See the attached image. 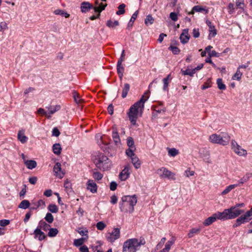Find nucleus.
Wrapping results in <instances>:
<instances>
[{
	"label": "nucleus",
	"mask_w": 252,
	"mask_h": 252,
	"mask_svg": "<svg viewBox=\"0 0 252 252\" xmlns=\"http://www.w3.org/2000/svg\"><path fill=\"white\" fill-rule=\"evenodd\" d=\"M244 212V210L232 206L229 209H224L222 212H220V215L222 220H224L235 219Z\"/></svg>",
	"instance_id": "nucleus-6"
},
{
	"label": "nucleus",
	"mask_w": 252,
	"mask_h": 252,
	"mask_svg": "<svg viewBox=\"0 0 252 252\" xmlns=\"http://www.w3.org/2000/svg\"><path fill=\"white\" fill-rule=\"evenodd\" d=\"M157 173L159 177L163 179L175 180V174L168 170L166 168L162 167L157 170Z\"/></svg>",
	"instance_id": "nucleus-7"
},
{
	"label": "nucleus",
	"mask_w": 252,
	"mask_h": 252,
	"mask_svg": "<svg viewBox=\"0 0 252 252\" xmlns=\"http://www.w3.org/2000/svg\"><path fill=\"white\" fill-rule=\"evenodd\" d=\"M129 89H130L129 85L127 83L125 84L123 89V91H122V96L123 98H125L126 96L127 93H128V91H129Z\"/></svg>",
	"instance_id": "nucleus-31"
},
{
	"label": "nucleus",
	"mask_w": 252,
	"mask_h": 252,
	"mask_svg": "<svg viewBox=\"0 0 252 252\" xmlns=\"http://www.w3.org/2000/svg\"><path fill=\"white\" fill-rule=\"evenodd\" d=\"M217 220H222L220 212H218L213 214L212 216L205 220L203 224L205 226H209L216 221Z\"/></svg>",
	"instance_id": "nucleus-10"
},
{
	"label": "nucleus",
	"mask_w": 252,
	"mask_h": 252,
	"mask_svg": "<svg viewBox=\"0 0 252 252\" xmlns=\"http://www.w3.org/2000/svg\"><path fill=\"white\" fill-rule=\"evenodd\" d=\"M61 107L60 105H56L55 106H50L48 108L49 112L47 113L48 115H50L51 116V114H53L56 111L60 110Z\"/></svg>",
	"instance_id": "nucleus-30"
},
{
	"label": "nucleus",
	"mask_w": 252,
	"mask_h": 252,
	"mask_svg": "<svg viewBox=\"0 0 252 252\" xmlns=\"http://www.w3.org/2000/svg\"><path fill=\"white\" fill-rule=\"evenodd\" d=\"M233 151L239 156H246L247 155V151L241 148L240 145L239 148L237 147L236 149H234Z\"/></svg>",
	"instance_id": "nucleus-26"
},
{
	"label": "nucleus",
	"mask_w": 252,
	"mask_h": 252,
	"mask_svg": "<svg viewBox=\"0 0 252 252\" xmlns=\"http://www.w3.org/2000/svg\"><path fill=\"white\" fill-rule=\"evenodd\" d=\"M45 220L48 222V223H52L54 220V217L50 213H48L46 214V215L45 217Z\"/></svg>",
	"instance_id": "nucleus-50"
},
{
	"label": "nucleus",
	"mask_w": 252,
	"mask_h": 252,
	"mask_svg": "<svg viewBox=\"0 0 252 252\" xmlns=\"http://www.w3.org/2000/svg\"><path fill=\"white\" fill-rule=\"evenodd\" d=\"M130 167L129 165H126L119 174V178L121 181L126 180L129 176Z\"/></svg>",
	"instance_id": "nucleus-12"
},
{
	"label": "nucleus",
	"mask_w": 252,
	"mask_h": 252,
	"mask_svg": "<svg viewBox=\"0 0 252 252\" xmlns=\"http://www.w3.org/2000/svg\"><path fill=\"white\" fill-rule=\"evenodd\" d=\"M200 231V228H192L190 230L189 232V233L188 236L189 238H192V237H193L194 234L198 233Z\"/></svg>",
	"instance_id": "nucleus-48"
},
{
	"label": "nucleus",
	"mask_w": 252,
	"mask_h": 252,
	"mask_svg": "<svg viewBox=\"0 0 252 252\" xmlns=\"http://www.w3.org/2000/svg\"><path fill=\"white\" fill-rule=\"evenodd\" d=\"M237 187L235 184L230 185L227 186L224 190L221 192L222 195H225L229 193L232 189Z\"/></svg>",
	"instance_id": "nucleus-35"
},
{
	"label": "nucleus",
	"mask_w": 252,
	"mask_h": 252,
	"mask_svg": "<svg viewBox=\"0 0 252 252\" xmlns=\"http://www.w3.org/2000/svg\"><path fill=\"white\" fill-rule=\"evenodd\" d=\"M192 34H193V36L194 37H195V38L198 37L200 35L199 29L194 28L192 31Z\"/></svg>",
	"instance_id": "nucleus-62"
},
{
	"label": "nucleus",
	"mask_w": 252,
	"mask_h": 252,
	"mask_svg": "<svg viewBox=\"0 0 252 252\" xmlns=\"http://www.w3.org/2000/svg\"><path fill=\"white\" fill-rule=\"evenodd\" d=\"M212 82L210 79H208L207 81L201 87L202 90L207 89L211 87Z\"/></svg>",
	"instance_id": "nucleus-51"
},
{
	"label": "nucleus",
	"mask_w": 252,
	"mask_h": 252,
	"mask_svg": "<svg viewBox=\"0 0 252 252\" xmlns=\"http://www.w3.org/2000/svg\"><path fill=\"white\" fill-rule=\"evenodd\" d=\"M77 232L81 235V236H87L88 235V231L87 229H85V230H82L81 228H78L77 230Z\"/></svg>",
	"instance_id": "nucleus-60"
},
{
	"label": "nucleus",
	"mask_w": 252,
	"mask_h": 252,
	"mask_svg": "<svg viewBox=\"0 0 252 252\" xmlns=\"http://www.w3.org/2000/svg\"><path fill=\"white\" fill-rule=\"evenodd\" d=\"M58 232V230L57 228H49L48 235L51 237H55Z\"/></svg>",
	"instance_id": "nucleus-47"
},
{
	"label": "nucleus",
	"mask_w": 252,
	"mask_h": 252,
	"mask_svg": "<svg viewBox=\"0 0 252 252\" xmlns=\"http://www.w3.org/2000/svg\"><path fill=\"white\" fill-rule=\"evenodd\" d=\"M106 26L110 28H114L116 26H118L119 25V23L118 21L115 20L114 21H112L111 20H108L106 22Z\"/></svg>",
	"instance_id": "nucleus-34"
},
{
	"label": "nucleus",
	"mask_w": 252,
	"mask_h": 252,
	"mask_svg": "<svg viewBox=\"0 0 252 252\" xmlns=\"http://www.w3.org/2000/svg\"><path fill=\"white\" fill-rule=\"evenodd\" d=\"M172 80L171 74H168L166 77L164 78L163 80V90L164 91H168V85Z\"/></svg>",
	"instance_id": "nucleus-19"
},
{
	"label": "nucleus",
	"mask_w": 252,
	"mask_h": 252,
	"mask_svg": "<svg viewBox=\"0 0 252 252\" xmlns=\"http://www.w3.org/2000/svg\"><path fill=\"white\" fill-rule=\"evenodd\" d=\"M148 99V96L144 99L141 97L140 99L133 104L129 109L127 115L131 124L135 126L138 117L141 116L144 107V103Z\"/></svg>",
	"instance_id": "nucleus-1"
},
{
	"label": "nucleus",
	"mask_w": 252,
	"mask_h": 252,
	"mask_svg": "<svg viewBox=\"0 0 252 252\" xmlns=\"http://www.w3.org/2000/svg\"><path fill=\"white\" fill-rule=\"evenodd\" d=\"M94 163L95 166L101 170H108L111 167V162L102 153H98L94 159Z\"/></svg>",
	"instance_id": "nucleus-4"
},
{
	"label": "nucleus",
	"mask_w": 252,
	"mask_h": 252,
	"mask_svg": "<svg viewBox=\"0 0 252 252\" xmlns=\"http://www.w3.org/2000/svg\"><path fill=\"white\" fill-rule=\"evenodd\" d=\"M252 177V173L247 172L243 177H242L238 182L237 184V187H241L244 184L247 183Z\"/></svg>",
	"instance_id": "nucleus-13"
},
{
	"label": "nucleus",
	"mask_w": 252,
	"mask_h": 252,
	"mask_svg": "<svg viewBox=\"0 0 252 252\" xmlns=\"http://www.w3.org/2000/svg\"><path fill=\"white\" fill-rule=\"evenodd\" d=\"M48 209L52 213H57L58 212V208L55 204H50L48 207Z\"/></svg>",
	"instance_id": "nucleus-39"
},
{
	"label": "nucleus",
	"mask_w": 252,
	"mask_h": 252,
	"mask_svg": "<svg viewBox=\"0 0 252 252\" xmlns=\"http://www.w3.org/2000/svg\"><path fill=\"white\" fill-rule=\"evenodd\" d=\"M146 243L144 238H140L139 240L137 238H132L127 240L124 242L123 247V252L127 251L129 252H136L140 249L141 246Z\"/></svg>",
	"instance_id": "nucleus-3"
},
{
	"label": "nucleus",
	"mask_w": 252,
	"mask_h": 252,
	"mask_svg": "<svg viewBox=\"0 0 252 252\" xmlns=\"http://www.w3.org/2000/svg\"><path fill=\"white\" fill-rule=\"evenodd\" d=\"M138 15V11H135L132 15L131 18L128 24V27H132L133 25V23L134 22L135 20L136 19Z\"/></svg>",
	"instance_id": "nucleus-43"
},
{
	"label": "nucleus",
	"mask_w": 252,
	"mask_h": 252,
	"mask_svg": "<svg viewBox=\"0 0 252 252\" xmlns=\"http://www.w3.org/2000/svg\"><path fill=\"white\" fill-rule=\"evenodd\" d=\"M217 84L218 87L220 90H224L226 89L225 85L223 83L222 80L221 78H219L217 80Z\"/></svg>",
	"instance_id": "nucleus-41"
},
{
	"label": "nucleus",
	"mask_w": 252,
	"mask_h": 252,
	"mask_svg": "<svg viewBox=\"0 0 252 252\" xmlns=\"http://www.w3.org/2000/svg\"><path fill=\"white\" fill-rule=\"evenodd\" d=\"M154 19L153 17L151 15H148L145 19V24L147 26H148L152 25L154 23Z\"/></svg>",
	"instance_id": "nucleus-42"
},
{
	"label": "nucleus",
	"mask_w": 252,
	"mask_h": 252,
	"mask_svg": "<svg viewBox=\"0 0 252 252\" xmlns=\"http://www.w3.org/2000/svg\"><path fill=\"white\" fill-rule=\"evenodd\" d=\"M54 13L56 15H62L65 17V18H68L69 17V14L68 13L61 9H56L54 11Z\"/></svg>",
	"instance_id": "nucleus-38"
},
{
	"label": "nucleus",
	"mask_w": 252,
	"mask_h": 252,
	"mask_svg": "<svg viewBox=\"0 0 252 252\" xmlns=\"http://www.w3.org/2000/svg\"><path fill=\"white\" fill-rule=\"evenodd\" d=\"M189 30L188 29L183 30L182 34L180 36L181 42L183 44L187 43L189 39V35L188 33Z\"/></svg>",
	"instance_id": "nucleus-16"
},
{
	"label": "nucleus",
	"mask_w": 252,
	"mask_h": 252,
	"mask_svg": "<svg viewBox=\"0 0 252 252\" xmlns=\"http://www.w3.org/2000/svg\"><path fill=\"white\" fill-rule=\"evenodd\" d=\"M17 138L22 144L26 143L28 139V138L25 135V131L23 130L18 131Z\"/></svg>",
	"instance_id": "nucleus-18"
},
{
	"label": "nucleus",
	"mask_w": 252,
	"mask_h": 252,
	"mask_svg": "<svg viewBox=\"0 0 252 252\" xmlns=\"http://www.w3.org/2000/svg\"><path fill=\"white\" fill-rule=\"evenodd\" d=\"M96 6L94 7V12H98V14L97 16L93 15L90 17V19L91 20H94L97 18H98L100 15V13L103 10L105 7L106 6V4H103L102 2H99L97 0L95 2Z\"/></svg>",
	"instance_id": "nucleus-9"
},
{
	"label": "nucleus",
	"mask_w": 252,
	"mask_h": 252,
	"mask_svg": "<svg viewBox=\"0 0 252 252\" xmlns=\"http://www.w3.org/2000/svg\"><path fill=\"white\" fill-rule=\"evenodd\" d=\"M50 227V226L49 224H47L43 220H40L39 222L38 225L37 227L40 230L43 229L44 231H47L49 230Z\"/></svg>",
	"instance_id": "nucleus-24"
},
{
	"label": "nucleus",
	"mask_w": 252,
	"mask_h": 252,
	"mask_svg": "<svg viewBox=\"0 0 252 252\" xmlns=\"http://www.w3.org/2000/svg\"><path fill=\"white\" fill-rule=\"evenodd\" d=\"M169 49L171 51H172V52H173V53L174 54H175V55L178 54L180 51V49L176 46H170Z\"/></svg>",
	"instance_id": "nucleus-59"
},
{
	"label": "nucleus",
	"mask_w": 252,
	"mask_h": 252,
	"mask_svg": "<svg viewBox=\"0 0 252 252\" xmlns=\"http://www.w3.org/2000/svg\"><path fill=\"white\" fill-rule=\"evenodd\" d=\"M154 115H157L158 114L160 113L161 112H164L165 111V108L163 107L162 108H159L158 106H155L154 109Z\"/></svg>",
	"instance_id": "nucleus-49"
},
{
	"label": "nucleus",
	"mask_w": 252,
	"mask_h": 252,
	"mask_svg": "<svg viewBox=\"0 0 252 252\" xmlns=\"http://www.w3.org/2000/svg\"><path fill=\"white\" fill-rule=\"evenodd\" d=\"M73 97L77 103H81L83 101L82 99L80 98L79 94L75 92L73 93Z\"/></svg>",
	"instance_id": "nucleus-57"
},
{
	"label": "nucleus",
	"mask_w": 252,
	"mask_h": 252,
	"mask_svg": "<svg viewBox=\"0 0 252 252\" xmlns=\"http://www.w3.org/2000/svg\"><path fill=\"white\" fill-rule=\"evenodd\" d=\"M131 160L136 169H138L141 167V162L136 155L131 158Z\"/></svg>",
	"instance_id": "nucleus-21"
},
{
	"label": "nucleus",
	"mask_w": 252,
	"mask_h": 252,
	"mask_svg": "<svg viewBox=\"0 0 252 252\" xmlns=\"http://www.w3.org/2000/svg\"><path fill=\"white\" fill-rule=\"evenodd\" d=\"M106 226V225L103 221H99L96 224V227L98 230H102Z\"/></svg>",
	"instance_id": "nucleus-54"
},
{
	"label": "nucleus",
	"mask_w": 252,
	"mask_h": 252,
	"mask_svg": "<svg viewBox=\"0 0 252 252\" xmlns=\"http://www.w3.org/2000/svg\"><path fill=\"white\" fill-rule=\"evenodd\" d=\"M179 152L175 148L170 149L168 151V155L171 157H175L177 155Z\"/></svg>",
	"instance_id": "nucleus-53"
},
{
	"label": "nucleus",
	"mask_w": 252,
	"mask_h": 252,
	"mask_svg": "<svg viewBox=\"0 0 252 252\" xmlns=\"http://www.w3.org/2000/svg\"><path fill=\"white\" fill-rule=\"evenodd\" d=\"M169 17L173 21H176L178 20V16L175 12L170 13Z\"/></svg>",
	"instance_id": "nucleus-63"
},
{
	"label": "nucleus",
	"mask_w": 252,
	"mask_h": 252,
	"mask_svg": "<svg viewBox=\"0 0 252 252\" xmlns=\"http://www.w3.org/2000/svg\"><path fill=\"white\" fill-rule=\"evenodd\" d=\"M250 221V219H248L246 216L244 214L241 216L236 220L235 223L233 224L234 227H237L240 226L241 224L246 223Z\"/></svg>",
	"instance_id": "nucleus-15"
},
{
	"label": "nucleus",
	"mask_w": 252,
	"mask_h": 252,
	"mask_svg": "<svg viewBox=\"0 0 252 252\" xmlns=\"http://www.w3.org/2000/svg\"><path fill=\"white\" fill-rule=\"evenodd\" d=\"M30 205V202L27 200H23L19 204L18 207L20 208L26 209L29 207Z\"/></svg>",
	"instance_id": "nucleus-33"
},
{
	"label": "nucleus",
	"mask_w": 252,
	"mask_h": 252,
	"mask_svg": "<svg viewBox=\"0 0 252 252\" xmlns=\"http://www.w3.org/2000/svg\"><path fill=\"white\" fill-rule=\"evenodd\" d=\"M24 163L27 167L30 169L34 168L37 165L36 162L33 160H25Z\"/></svg>",
	"instance_id": "nucleus-25"
},
{
	"label": "nucleus",
	"mask_w": 252,
	"mask_h": 252,
	"mask_svg": "<svg viewBox=\"0 0 252 252\" xmlns=\"http://www.w3.org/2000/svg\"><path fill=\"white\" fill-rule=\"evenodd\" d=\"M166 239L165 237H163L160 242L158 244V245L156 246V249L158 250L162 247L163 246Z\"/></svg>",
	"instance_id": "nucleus-58"
},
{
	"label": "nucleus",
	"mask_w": 252,
	"mask_h": 252,
	"mask_svg": "<svg viewBox=\"0 0 252 252\" xmlns=\"http://www.w3.org/2000/svg\"><path fill=\"white\" fill-rule=\"evenodd\" d=\"M62 148L61 145L59 143H56L53 146V151L54 153L57 155H59L61 154Z\"/></svg>",
	"instance_id": "nucleus-29"
},
{
	"label": "nucleus",
	"mask_w": 252,
	"mask_h": 252,
	"mask_svg": "<svg viewBox=\"0 0 252 252\" xmlns=\"http://www.w3.org/2000/svg\"><path fill=\"white\" fill-rule=\"evenodd\" d=\"M125 7H126V5L125 4L123 3V4H120L118 6L119 10L116 12V14L117 15H122V14H124L125 12Z\"/></svg>",
	"instance_id": "nucleus-46"
},
{
	"label": "nucleus",
	"mask_w": 252,
	"mask_h": 252,
	"mask_svg": "<svg viewBox=\"0 0 252 252\" xmlns=\"http://www.w3.org/2000/svg\"><path fill=\"white\" fill-rule=\"evenodd\" d=\"M127 145L128 146L129 148H132V149H135L134 141L132 137H128L127 138Z\"/></svg>",
	"instance_id": "nucleus-40"
},
{
	"label": "nucleus",
	"mask_w": 252,
	"mask_h": 252,
	"mask_svg": "<svg viewBox=\"0 0 252 252\" xmlns=\"http://www.w3.org/2000/svg\"><path fill=\"white\" fill-rule=\"evenodd\" d=\"M181 72L184 75H189L190 76H193L194 74H195V69H190L188 68L185 70L183 69L181 70Z\"/></svg>",
	"instance_id": "nucleus-32"
},
{
	"label": "nucleus",
	"mask_w": 252,
	"mask_h": 252,
	"mask_svg": "<svg viewBox=\"0 0 252 252\" xmlns=\"http://www.w3.org/2000/svg\"><path fill=\"white\" fill-rule=\"evenodd\" d=\"M209 38L211 39L212 37H214L217 34V31L215 29V26H213L212 27H210L209 28Z\"/></svg>",
	"instance_id": "nucleus-37"
},
{
	"label": "nucleus",
	"mask_w": 252,
	"mask_h": 252,
	"mask_svg": "<svg viewBox=\"0 0 252 252\" xmlns=\"http://www.w3.org/2000/svg\"><path fill=\"white\" fill-rule=\"evenodd\" d=\"M174 242H175L174 239H172L171 240H169V241H167L165 245L164 249L170 251V250L171 248V246L173 245Z\"/></svg>",
	"instance_id": "nucleus-55"
},
{
	"label": "nucleus",
	"mask_w": 252,
	"mask_h": 252,
	"mask_svg": "<svg viewBox=\"0 0 252 252\" xmlns=\"http://www.w3.org/2000/svg\"><path fill=\"white\" fill-rule=\"evenodd\" d=\"M64 187L67 193H70L72 191L71 188V184L67 180L64 181Z\"/></svg>",
	"instance_id": "nucleus-36"
},
{
	"label": "nucleus",
	"mask_w": 252,
	"mask_h": 252,
	"mask_svg": "<svg viewBox=\"0 0 252 252\" xmlns=\"http://www.w3.org/2000/svg\"><path fill=\"white\" fill-rule=\"evenodd\" d=\"M194 174V172L193 171H191L190 168H188L185 171V175L187 177L193 176Z\"/></svg>",
	"instance_id": "nucleus-61"
},
{
	"label": "nucleus",
	"mask_w": 252,
	"mask_h": 252,
	"mask_svg": "<svg viewBox=\"0 0 252 252\" xmlns=\"http://www.w3.org/2000/svg\"><path fill=\"white\" fill-rule=\"evenodd\" d=\"M117 70L118 74L121 79H122L123 77V74L124 72V67L122 65V63H121V61L120 62H118L117 65Z\"/></svg>",
	"instance_id": "nucleus-22"
},
{
	"label": "nucleus",
	"mask_w": 252,
	"mask_h": 252,
	"mask_svg": "<svg viewBox=\"0 0 252 252\" xmlns=\"http://www.w3.org/2000/svg\"><path fill=\"white\" fill-rule=\"evenodd\" d=\"M244 215L248 219H250V220H251L252 219V208L246 212Z\"/></svg>",
	"instance_id": "nucleus-64"
},
{
	"label": "nucleus",
	"mask_w": 252,
	"mask_h": 252,
	"mask_svg": "<svg viewBox=\"0 0 252 252\" xmlns=\"http://www.w3.org/2000/svg\"><path fill=\"white\" fill-rule=\"evenodd\" d=\"M93 178L96 181H99L102 179L103 177V174L101 173L95 171L94 172L93 174Z\"/></svg>",
	"instance_id": "nucleus-44"
},
{
	"label": "nucleus",
	"mask_w": 252,
	"mask_h": 252,
	"mask_svg": "<svg viewBox=\"0 0 252 252\" xmlns=\"http://www.w3.org/2000/svg\"><path fill=\"white\" fill-rule=\"evenodd\" d=\"M230 140V136L226 132H221L220 134L214 133L209 136V141L213 144L222 146L227 145Z\"/></svg>",
	"instance_id": "nucleus-5"
},
{
	"label": "nucleus",
	"mask_w": 252,
	"mask_h": 252,
	"mask_svg": "<svg viewBox=\"0 0 252 252\" xmlns=\"http://www.w3.org/2000/svg\"><path fill=\"white\" fill-rule=\"evenodd\" d=\"M244 0H236V6L240 9H243L244 7Z\"/></svg>",
	"instance_id": "nucleus-56"
},
{
	"label": "nucleus",
	"mask_w": 252,
	"mask_h": 252,
	"mask_svg": "<svg viewBox=\"0 0 252 252\" xmlns=\"http://www.w3.org/2000/svg\"><path fill=\"white\" fill-rule=\"evenodd\" d=\"M88 238V236H87V237H83L79 239H75L74 240L73 244L76 247L82 246Z\"/></svg>",
	"instance_id": "nucleus-27"
},
{
	"label": "nucleus",
	"mask_w": 252,
	"mask_h": 252,
	"mask_svg": "<svg viewBox=\"0 0 252 252\" xmlns=\"http://www.w3.org/2000/svg\"><path fill=\"white\" fill-rule=\"evenodd\" d=\"M33 234L34 238H37L39 241H42L46 238L45 234L37 227L34 230Z\"/></svg>",
	"instance_id": "nucleus-17"
},
{
	"label": "nucleus",
	"mask_w": 252,
	"mask_h": 252,
	"mask_svg": "<svg viewBox=\"0 0 252 252\" xmlns=\"http://www.w3.org/2000/svg\"><path fill=\"white\" fill-rule=\"evenodd\" d=\"M242 74H243L242 72H241L240 71V70L237 68L236 73L234 74V75L232 77V79L233 80L236 79L237 80H240L241 79Z\"/></svg>",
	"instance_id": "nucleus-45"
},
{
	"label": "nucleus",
	"mask_w": 252,
	"mask_h": 252,
	"mask_svg": "<svg viewBox=\"0 0 252 252\" xmlns=\"http://www.w3.org/2000/svg\"><path fill=\"white\" fill-rule=\"evenodd\" d=\"M53 171L54 175L60 179H62L65 174V172L62 169L61 164L59 162L56 163L53 168Z\"/></svg>",
	"instance_id": "nucleus-11"
},
{
	"label": "nucleus",
	"mask_w": 252,
	"mask_h": 252,
	"mask_svg": "<svg viewBox=\"0 0 252 252\" xmlns=\"http://www.w3.org/2000/svg\"><path fill=\"white\" fill-rule=\"evenodd\" d=\"M135 149H132V148H128L126 150V155L130 158L132 157L135 156L136 155L134 153V151Z\"/></svg>",
	"instance_id": "nucleus-52"
},
{
	"label": "nucleus",
	"mask_w": 252,
	"mask_h": 252,
	"mask_svg": "<svg viewBox=\"0 0 252 252\" xmlns=\"http://www.w3.org/2000/svg\"><path fill=\"white\" fill-rule=\"evenodd\" d=\"M120 237V230L118 228H114L111 233H107L106 234L107 240L111 243L114 242L116 240Z\"/></svg>",
	"instance_id": "nucleus-8"
},
{
	"label": "nucleus",
	"mask_w": 252,
	"mask_h": 252,
	"mask_svg": "<svg viewBox=\"0 0 252 252\" xmlns=\"http://www.w3.org/2000/svg\"><path fill=\"white\" fill-rule=\"evenodd\" d=\"M122 201L119 203L121 211L124 213H131L134 211V207L137 202L136 195H125L121 198Z\"/></svg>",
	"instance_id": "nucleus-2"
},
{
	"label": "nucleus",
	"mask_w": 252,
	"mask_h": 252,
	"mask_svg": "<svg viewBox=\"0 0 252 252\" xmlns=\"http://www.w3.org/2000/svg\"><path fill=\"white\" fill-rule=\"evenodd\" d=\"M94 7L89 2H83L81 3V10L83 13H86Z\"/></svg>",
	"instance_id": "nucleus-20"
},
{
	"label": "nucleus",
	"mask_w": 252,
	"mask_h": 252,
	"mask_svg": "<svg viewBox=\"0 0 252 252\" xmlns=\"http://www.w3.org/2000/svg\"><path fill=\"white\" fill-rule=\"evenodd\" d=\"M87 189L92 193L96 192L97 186L96 183L92 180H89L86 184Z\"/></svg>",
	"instance_id": "nucleus-14"
},
{
	"label": "nucleus",
	"mask_w": 252,
	"mask_h": 252,
	"mask_svg": "<svg viewBox=\"0 0 252 252\" xmlns=\"http://www.w3.org/2000/svg\"><path fill=\"white\" fill-rule=\"evenodd\" d=\"M112 137L116 144L120 143L119 135L116 128H113L112 131Z\"/></svg>",
	"instance_id": "nucleus-28"
},
{
	"label": "nucleus",
	"mask_w": 252,
	"mask_h": 252,
	"mask_svg": "<svg viewBox=\"0 0 252 252\" xmlns=\"http://www.w3.org/2000/svg\"><path fill=\"white\" fill-rule=\"evenodd\" d=\"M194 12H205L206 13L208 12V10L205 9L204 8H203L199 5H196L193 7L192 10L191 12L189 13V14H193L194 13Z\"/></svg>",
	"instance_id": "nucleus-23"
}]
</instances>
